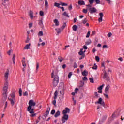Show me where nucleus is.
Here are the masks:
<instances>
[{"mask_svg": "<svg viewBox=\"0 0 124 124\" xmlns=\"http://www.w3.org/2000/svg\"><path fill=\"white\" fill-rule=\"evenodd\" d=\"M103 87H104V84H102L101 86L97 88V90H102L103 89Z\"/></svg>", "mask_w": 124, "mask_h": 124, "instance_id": "33", "label": "nucleus"}, {"mask_svg": "<svg viewBox=\"0 0 124 124\" xmlns=\"http://www.w3.org/2000/svg\"><path fill=\"white\" fill-rule=\"evenodd\" d=\"M96 11H97V10L94 7H92V8H89V12H90V13H91V14H93V13H95V12H96Z\"/></svg>", "mask_w": 124, "mask_h": 124, "instance_id": "12", "label": "nucleus"}, {"mask_svg": "<svg viewBox=\"0 0 124 124\" xmlns=\"http://www.w3.org/2000/svg\"><path fill=\"white\" fill-rule=\"evenodd\" d=\"M54 6H56V7H58V8H60V5H61V3L55 2L54 4Z\"/></svg>", "mask_w": 124, "mask_h": 124, "instance_id": "25", "label": "nucleus"}, {"mask_svg": "<svg viewBox=\"0 0 124 124\" xmlns=\"http://www.w3.org/2000/svg\"><path fill=\"white\" fill-rule=\"evenodd\" d=\"M60 115H61V112L60 111V110H58L56 112V113L54 115V117H55V118H57V117H59V116H60Z\"/></svg>", "mask_w": 124, "mask_h": 124, "instance_id": "19", "label": "nucleus"}, {"mask_svg": "<svg viewBox=\"0 0 124 124\" xmlns=\"http://www.w3.org/2000/svg\"><path fill=\"white\" fill-rule=\"evenodd\" d=\"M54 24H55V26H56L57 27H58V26H59V20L58 19H54L53 21Z\"/></svg>", "mask_w": 124, "mask_h": 124, "instance_id": "22", "label": "nucleus"}, {"mask_svg": "<svg viewBox=\"0 0 124 124\" xmlns=\"http://www.w3.org/2000/svg\"><path fill=\"white\" fill-rule=\"evenodd\" d=\"M58 90L55 91L54 93V100L52 102V104L54 105V106H56V103H57V101H56V99H57V98L58 97Z\"/></svg>", "mask_w": 124, "mask_h": 124, "instance_id": "7", "label": "nucleus"}, {"mask_svg": "<svg viewBox=\"0 0 124 124\" xmlns=\"http://www.w3.org/2000/svg\"><path fill=\"white\" fill-rule=\"evenodd\" d=\"M104 122V120H103V119L100 120L99 122V124H101L102 123H103Z\"/></svg>", "mask_w": 124, "mask_h": 124, "instance_id": "58", "label": "nucleus"}, {"mask_svg": "<svg viewBox=\"0 0 124 124\" xmlns=\"http://www.w3.org/2000/svg\"><path fill=\"white\" fill-rule=\"evenodd\" d=\"M95 60H96V62H99V60H100L99 57L95 56Z\"/></svg>", "mask_w": 124, "mask_h": 124, "instance_id": "51", "label": "nucleus"}, {"mask_svg": "<svg viewBox=\"0 0 124 124\" xmlns=\"http://www.w3.org/2000/svg\"><path fill=\"white\" fill-rule=\"evenodd\" d=\"M78 91H79V89H78V88H76L75 90V93H78Z\"/></svg>", "mask_w": 124, "mask_h": 124, "instance_id": "59", "label": "nucleus"}, {"mask_svg": "<svg viewBox=\"0 0 124 124\" xmlns=\"http://www.w3.org/2000/svg\"><path fill=\"white\" fill-rule=\"evenodd\" d=\"M101 67H104V69H105V64H104V63H102Z\"/></svg>", "mask_w": 124, "mask_h": 124, "instance_id": "62", "label": "nucleus"}, {"mask_svg": "<svg viewBox=\"0 0 124 124\" xmlns=\"http://www.w3.org/2000/svg\"><path fill=\"white\" fill-rule=\"evenodd\" d=\"M62 123L64 124L66 121H68V114H63V117L62 118Z\"/></svg>", "mask_w": 124, "mask_h": 124, "instance_id": "8", "label": "nucleus"}, {"mask_svg": "<svg viewBox=\"0 0 124 124\" xmlns=\"http://www.w3.org/2000/svg\"><path fill=\"white\" fill-rule=\"evenodd\" d=\"M82 80L83 81H87V80H88V78L87 77H84L83 78Z\"/></svg>", "mask_w": 124, "mask_h": 124, "instance_id": "57", "label": "nucleus"}, {"mask_svg": "<svg viewBox=\"0 0 124 124\" xmlns=\"http://www.w3.org/2000/svg\"><path fill=\"white\" fill-rule=\"evenodd\" d=\"M12 106H14L16 104V97H15V92H13L10 94L8 98Z\"/></svg>", "mask_w": 124, "mask_h": 124, "instance_id": "1", "label": "nucleus"}, {"mask_svg": "<svg viewBox=\"0 0 124 124\" xmlns=\"http://www.w3.org/2000/svg\"><path fill=\"white\" fill-rule=\"evenodd\" d=\"M22 89L21 88H19V96H22Z\"/></svg>", "mask_w": 124, "mask_h": 124, "instance_id": "38", "label": "nucleus"}, {"mask_svg": "<svg viewBox=\"0 0 124 124\" xmlns=\"http://www.w3.org/2000/svg\"><path fill=\"white\" fill-rule=\"evenodd\" d=\"M112 33L109 32L108 34V37H110V36H112Z\"/></svg>", "mask_w": 124, "mask_h": 124, "instance_id": "64", "label": "nucleus"}, {"mask_svg": "<svg viewBox=\"0 0 124 124\" xmlns=\"http://www.w3.org/2000/svg\"><path fill=\"white\" fill-rule=\"evenodd\" d=\"M16 59V55L15 54H13V62H15V60Z\"/></svg>", "mask_w": 124, "mask_h": 124, "instance_id": "32", "label": "nucleus"}, {"mask_svg": "<svg viewBox=\"0 0 124 124\" xmlns=\"http://www.w3.org/2000/svg\"><path fill=\"white\" fill-rule=\"evenodd\" d=\"M95 104H100L101 106H103L105 108V103H104V101L102 99V98H99L98 101L95 102Z\"/></svg>", "mask_w": 124, "mask_h": 124, "instance_id": "4", "label": "nucleus"}, {"mask_svg": "<svg viewBox=\"0 0 124 124\" xmlns=\"http://www.w3.org/2000/svg\"><path fill=\"white\" fill-rule=\"evenodd\" d=\"M27 111L29 112L30 114H33V113H34V108H32L30 110H29V108H27Z\"/></svg>", "mask_w": 124, "mask_h": 124, "instance_id": "16", "label": "nucleus"}, {"mask_svg": "<svg viewBox=\"0 0 124 124\" xmlns=\"http://www.w3.org/2000/svg\"><path fill=\"white\" fill-rule=\"evenodd\" d=\"M88 74H89V73H88V71H87V70H85L82 73V75L83 76H87Z\"/></svg>", "mask_w": 124, "mask_h": 124, "instance_id": "21", "label": "nucleus"}, {"mask_svg": "<svg viewBox=\"0 0 124 124\" xmlns=\"http://www.w3.org/2000/svg\"><path fill=\"white\" fill-rule=\"evenodd\" d=\"M89 80L90 81V83H94V81H93V78H90Z\"/></svg>", "mask_w": 124, "mask_h": 124, "instance_id": "43", "label": "nucleus"}, {"mask_svg": "<svg viewBox=\"0 0 124 124\" xmlns=\"http://www.w3.org/2000/svg\"><path fill=\"white\" fill-rule=\"evenodd\" d=\"M8 75H9V69H7L4 75L5 80L6 82L8 80Z\"/></svg>", "mask_w": 124, "mask_h": 124, "instance_id": "11", "label": "nucleus"}, {"mask_svg": "<svg viewBox=\"0 0 124 124\" xmlns=\"http://www.w3.org/2000/svg\"><path fill=\"white\" fill-rule=\"evenodd\" d=\"M55 31H56L57 35H59V34H60V33H61V32L62 31V30H61V29H60V28L55 29Z\"/></svg>", "mask_w": 124, "mask_h": 124, "instance_id": "20", "label": "nucleus"}, {"mask_svg": "<svg viewBox=\"0 0 124 124\" xmlns=\"http://www.w3.org/2000/svg\"><path fill=\"white\" fill-rule=\"evenodd\" d=\"M112 118H113V119H115V118H117V115L115 114V112L113 114H112Z\"/></svg>", "mask_w": 124, "mask_h": 124, "instance_id": "47", "label": "nucleus"}, {"mask_svg": "<svg viewBox=\"0 0 124 124\" xmlns=\"http://www.w3.org/2000/svg\"><path fill=\"white\" fill-rule=\"evenodd\" d=\"M23 95H24V96H28V91H25L23 93Z\"/></svg>", "mask_w": 124, "mask_h": 124, "instance_id": "48", "label": "nucleus"}, {"mask_svg": "<svg viewBox=\"0 0 124 124\" xmlns=\"http://www.w3.org/2000/svg\"><path fill=\"white\" fill-rule=\"evenodd\" d=\"M8 89V85L7 82L5 83L3 87V92H7V89Z\"/></svg>", "mask_w": 124, "mask_h": 124, "instance_id": "15", "label": "nucleus"}, {"mask_svg": "<svg viewBox=\"0 0 124 124\" xmlns=\"http://www.w3.org/2000/svg\"><path fill=\"white\" fill-rule=\"evenodd\" d=\"M55 113H56V110H55L54 109H53L52 110H51L50 114L51 115H54Z\"/></svg>", "mask_w": 124, "mask_h": 124, "instance_id": "49", "label": "nucleus"}, {"mask_svg": "<svg viewBox=\"0 0 124 124\" xmlns=\"http://www.w3.org/2000/svg\"><path fill=\"white\" fill-rule=\"evenodd\" d=\"M78 3L79 5H85V1H78Z\"/></svg>", "mask_w": 124, "mask_h": 124, "instance_id": "26", "label": "nucleus"}, {"mask_svg": "<svg viewBox=\"0 0 124 124\" xmlns=\"http://www.w3.org/2000/svg\"><path fill=\"white\" fill-rule=\"evenodd\" d=\"M83 50H84L83 48H81L80 49V51L78 52V54L80 56H81V57L79 58V60H82V59H84V58H85L86 56L85 54H84V52H83Z\"/></svg>", "mask_w": 124, "mask_h": 124, "instance_id": "9", "label": "nucleus"}, {"mask_svg": "<svg viewBox=\"0 0 124 124\" xmlns=\"http://www.w3.org/2000/svg\"><path fill=\"white\" fill-rule=\"evenodd\" d=\"M94 0H89L90 4H93V2L94 1Z\"/></svg>", "mask_w": 124, "mask_h": 124, "instance_id": "52", "label": "nucleus"}, {"mask_svg": "<svg viewBox=\"0 0 124 124\" xmlns=\"http://www.w3.org/2000/svg\"><path fill=\"white\" fill-rule=\"evenodd\" d=\"M71 75H72V72H70L68 75V78H70L71 77Z\"/></svg>", "mask_w": 124, "mask_h": 124, "instance_id": "60", "label": "nucleus"}, {"mask_svg": "<svg viewBox=\"0 0 124 124\" xmlns=\"http://www.w3.org/2000/svg\"><path fill=\"white\" fill-rule=\"evenodd\" d=\"M73 67L74 68H77V64H76V63H74Z\"/></svg>", "mask_w": 124, "mask_h": 124, "instance_id": "63", "label": "nucleus"}, {"mask_svg": "<svg viewBox=\"0 0 124 124\" xmlns=\"http://www.w3.org/2000/svg\"><path fill=\"white\" fill-rule=\"evenodd\" d=\"M35 116H36V113H31V115H30V117H35Z\"/></svg>", "mask_w": 124, "mask_h": 124, "instance_id": "46", "label": "nucleus"}, {"mask_svg": "<svg viewBox=\"0 0 124 124\" xmlns=\"http://www.w3.org/2000/svg\"><path fill=\"white\" fill-rule=\"evenodd\" d=\"M11 52H12V50H10L7 52V54L8 55H9V56H10V54H11Z\"/></svg>", "mask_w": 124, "mask_h": 124, "instance_id": "61", "label": "nucleus"}, {"mask_svg": "<svg viewBox=\"0 0 124 124\" xmlns=\"http://www.w3.org/2000/svg\"><path fill=\"white\" fill-rule=\"evenodd\" d=\"M72 29L74 31H77V25H73Z\"/></svg>", "mask_w": 124, "mask_h": 124, "instance_id": "28", "label": "nucleus"}, {"mask_svg": "<svg viewBox=\"0 0 124 124\" xmlns=\"http://www.w3.org/2000/svg\"><path fill=\"white\" fill-rule=\"evenodd\" d=\"M32 27V23H31L29 24V29H31Z\"/></svg>", "mask_w": 124, "mask_h": 124, "instance_id": "56", "label": "nucleus"}, {"mask_svg": "<svg viewBox=\"0 0 124 124\" xmlns=\"http://www.w3.org/2000/svg\"><path fill=\"white\" fill-rule=\"evenodd\" d=\"M91 35V31H89L87 33V35L86 36V38H89Z\"/></svg>", "mask_w": 124, "mask_h": 124, "instance_id": "40", "label": "nucleus"}, {"mask_svg": "<svg viewBox=\"0 0 124 124\" xmlns=\"http://www.w3.org/2000/svg\"><path fill=\"white\" fill-rule=\"evenodd\" d=\"M104 95L106 98H107L108 99H109V96L107 94H104Z\"/></svg>", "mask_w": 124, "mask_h": 124, "instance_id": "54", "label": "nucleus"}, {"mask_svg": "<svg viewBox=\"0 0 124 124\" xmlns=\"http://www.w3.org/2000/svg\"><path fill=\"white\" fill-rule=\"evenodd\" d=\"M83 13H85V14L87 13L88 12V9H83Z\"/></svg>", "mask_w": 124, "mask_h": 124, "instance_id": "53", "label": "nucleus"}, {"mask_svg": "<svg viewBox=\"0 0 124 124\" xmlns=\"http://www.w3.org/2000/svg\"><path fill=\"white\" fill-rule=\"evenodd\" d=\"M39 67V64L37 63L36 67V72H37V70L38 69Z\"/></svg>", "mask_w": 124, "mask_h": 124, "instance_id": "55", "label": "nucleus"}, {"mask_svg": "<svg viewBox=\"0 0 124 124\" xmlns=\"http://www.w3.org/2000/svg\"><path fill=\"white\" fill-rule=\"evenodd\" d=\"M70 113V109L68 108H65V109L62 111L63 115H66V114H69Z\"/></svg>", "mask_w": 124, "mask_h": 124, "instance_id": "10", "label": "nucleus"}, {"mask_svg": "<svg viewBox=\"0 0 124 124\" xmlns=\"http://www.w3.org/2000/svg\"><path fill=\"white\" fill-rule=\"evenodd\" d=\"M94 98H98L99 97V96H98V93H97V92H95L94 93Z\"/></svg>", "mask_w": 124, "mask_h": 124, "instance_id": "23", "label": "nucleus"}, {"mask_svg": "<svg viewBox=\"0 0 124 124\" xmlns=\"http://www.w3.org/2000/svg\"><path fill=\"white\" fill-rule=\"evenodd\" d=\"M29 15L31 19H33V12L32 11H29Z\"/></svg>", "mask_w": 124, "mask_h": 124, "instance_id": "17", "label": "nucleus"}, {"mask_svg": "<svg viewBox=\"0 0 124 124\" xmlns=\"http://www.w3.org/2000/svg\"><path fill=\"white\" fill-rule=\"evenodd\" d=\"M54 76H55V70H53L51 74V78H54Z\"/></svg>", "mask_w": 124, "mask_h": 124, "instance_id": "42", "label": "nucleus"}, {"mask_svg": "<svg viewBox=\"0 0 124 124\" xmlns=\"http://www.w3.org/2000/svg\"><path fill=\"white\" fill-rule=\"evenodd\" d=\"M87 9H89L90 10V8H92V5L91 4H89L88 5H86Z\"/></svg>", "mask_w": 124, "mask_h": 124, "instance_id": "35", "label": "nucleus"}, {"mask_svg": "<svg viewBox=\"0 0 124 124\" xmlns=\"http://www.w3.org/2000/svg\"><path fill=\"white\" fill-rule=\"evenodd\" d=\"M106 119H107V116L106 115H104L103 116L102 119L103 120V121H106Z\"/></svg>", "mask_w": 124, "mask_h": 124, "instance_id": "39", "label": "nucleus"}, {"mask_svg": "<svg viewBox=\"0 0 124 124\" xmlns=\"http://www.w3.org/2000/svg\"><path fill=\"white\" fill-rule=\"evenodd\" d=\"M40 15L42 17L43 16H44V13L42 11H40Z\"/></svg>", "mask_w": 124, "mask_h": 124, "instance_id": "45", "label": "nucleus"}, {"mask_svg": "<svg viewBox=\"0 0 124 124\" xmlns=\"http://www.w3.org/2000/svg\"><path fill=\"white\" fill-rule=\"evenodd\" d=\"M59 79L60 78H59V76L58 75L54 76V79L53 81V86L57 87V86H58V84H59Z\"/></svg>", "mask_w": 124, "mask_h": 124, "instance_id": "2", "label": "nucleus"}, {"mask_svg": "<svg viewBox=\"0 0 124 124\" xmlns=\"http://www.w3.org/2000/svg\"><path fill=\"white\" fill-rule=\"evenodd\" d=\"M30 38H29V36H27V40L25 41L26 43H29V42L30 41Z\"/></svg>", "mask_w": 124, "mask_h": 124, "instance_id": "50", "label": "nucleus"}, {"mask_svg": "<svg viewBox=\"0 0 124 124\" xmlns=\"http://www.w3.org/2000/svg\"><path fill=\"white\" fill-rule=\"evenodd\" d=\"M6 93H7V92L3 91V94L4 95V100L5 101V107L4 108V110H5V109H6V108L7 107V101H5V100L7 99V94Z\"/></svg>", "mask_w": 124, "mask_h": 124, "instance_id": "5", "label": "nucleus"}, {"mask_svg": "<svg viewBox=\"0 0 124 124\" xmlns=\"http://www.w3.org/2000/svg\"><path fill=\"white\" fill-rule=\"evenodd\" d=\"M28 104H29V106L28 107V110H31V109L32 108V107H33L36 105V103L34 102V101H33V100H30L29 101Z\"/></svg>", "mask_w": 124, "mask_h": 124, "instance_id": "3", "label": "nucleus"}, {"mask_svg": "<svg viewBox=\"0 0 124 124\" xmlns=\"http://www.w3.org/2000/svg\"><path fill=\"white\" fill-rule=\"evenodd\" d=\"M103 79H105L106 81H108V82H109L110 81V78L109 77V74H108L106 71H104V76L103 77Z\"/></svg>", "mask_w": 124, "mask_h": 124, "instance_id": "6", "label": "nucleus"}, {"mask_svg": "<svg viewBox=\"0 0 124 124\" xmlns=\"http://www.w3.org/2000/svg\"><path fill=\"white\" fill-rule=\"evenodd\" d=\"M61 5L62 6H67V4L65 3L60 2Z\"/></svg>", "mask_w": 124, "mask_h": 124, "instance_id": "41", "label": "nucleus"}, {"mask_svg": "<svg viewBox=\"0 0 124 124\" xmlns=\"http://www.w3.org/2000/svg\"><path fill=\"white\" fill-rule=\"evenodd\" d=\"M99 15L100 16V17L98 19V21L99 23H101L102 22V18H103V13H100L99 14Z\"/></svg>", "mask_w": 124, "mask_h": 124, "instance_id": "14", "label": "nucleus"}, {"mask_svg": "<svg viewBox=\"0 0 124 124\" xmlns=\"http://www.w3.org/2000/svg\"><path fill=\"white\" fill-rule=\"evenodd\" d=\"M38 35H39V36H42V35H43V32L42 31H39L38 33Z\"/></svg>", "mask_w": 124, "mask_h": 124, "instance_id": "36", "label": "nucleus"}, {"mask_svg": "<svg viewBox=\"0 0 124 124\" xmlns=\"http://www.w3.org/2000/svg\"><path fill=\"white\" fill-rule=\"evenodd\" d=\"M30 46H31V44L26 45L24 47V49H25L26 50H27L28 49H30Z\"/></svg>", "mask_w": 124, "mask_h": 124, "instance_id": "29", "label": "nucleus"}, {"mask_svg": "<svg viewBox=\"0 0 124 124\" xmlns=\"http://www.w3.org/2000/svg\"><path fill=\"white\" fill-rule=\"evenodd\" d=\"M93 67H92V69H95V70H96V69H97V65H96V64H95V63H94L93 64Z\"/></svg>", "mask_w": 124, "mask_h": 124, "instance_id": "31", "label": "nucleus"}, {"mask_svg": "<svg viewBox=\"0 0 124 124\" xmlns=\"http://www.w3.org/2000/svg\"><path fill=\"white\" fill-rule=\"evenodd\" d=\"M88 21V19L87 18H84L83 20H82V23L83 24H86V23H87Z\"/></svg>", "mask_w": 124, "mask_h": 124, "instance_id": "44", "label": "nucleus"}, {"mask_svg": "<svg viewBox=\"0 0 124 124\" xmlns=\"http://www.w3.org/2000/svg\"><path fill=\"white\" fill-rule=\"evenodd\" d=\"M110 88H111V86H110V85L109 84L107 85L105 89V93H109V90H110Z\"/></svg>", "mask_w": 124, "mask_h": 124, "instance_id": "13", "label": "nucleus"}, {"mask_svg": "<svg viewBox=\"0 0 124 124\" xmlns=\"http://www.w3.org/2000/svg\"><path fill=\"white\" fill-rule=\"evenodd\" d=\"M65 27H66V23L64 22V23L63 24V25L61 27V29L62 30H63V29H64V28H65Z\"/></svg>", "mask_w": 124, "mask_h": 124, "instance_id": "34", "label": "nucleus"}, {"mask_svg": "<svg viewBox=\"0 0 124 124\" xmlns=\"http://www.w3.org/2000/svg\"><path fill=\"white\" fill-rule=\"evenodd\" d=\"M22 65L24 67V68H23V71L25 72V68H26V66H27V64L25 62H23Z\"/></svg>", "mask_w": 124, "mask_h": 124, "instance_id": "30", "label": "nucleus"}, {"mask_svg": "<svg viewBox=\"0 0 124 124\" xmlns=\"http://www.w3.org/2000/svg\"><path fill=\"white\" fill-rule=\"evenodd\" d=\"M58 60L59 61V62H62V60H63V58H62V57L61 56H59L58 57Z\"/></svg>", "mask_w": 124, "mask_h": 124, "instance_id": "37", "label": "nucleus"}, {"mask_svg": "<svg viewBox=\"0 0 124 124\" xmlns=\"http://www.w3.org/2000/svg\"><path fill=\"white\" fill-rule=\"evenodd\" d=\"M62 15L63 16H65V17H67V18H69V15H68V13H67L66 12H64L62 14Z\"/></svg>", "mask_w": 124, "mask_h": 124, "instance_id": "24", "label": "nucleus"}, {"mask_svg": "<svg viewBox=\"0 0 124 124\" xmlns=\"http://www.w3.org/2000/svg\"><path fill=\"white\" fill-rule=\"evenodd\" d=\"M84 85H85V82L84 81H83L82 80H81L79 87L80 88H82V87H84Z\"/></svg>", "mask_w": 124, "mask_h": 124, "instance_id": "27", "label": "nucleus"}, {"mask_svg": "<svg viewBox=\"0 0 124 124\" xmlns=\"http://www.w3.org/2000/svg\"><path fill=\"white\" fill-rule=\"evenodd\" d=\"M49 5L48 4V1L47 0H45V8L46 9H48Z\"/></svg>", "mask_w": 124, "mask_h": 124, "instance_id": "18", "label": "nucleus"}]
</instances>
